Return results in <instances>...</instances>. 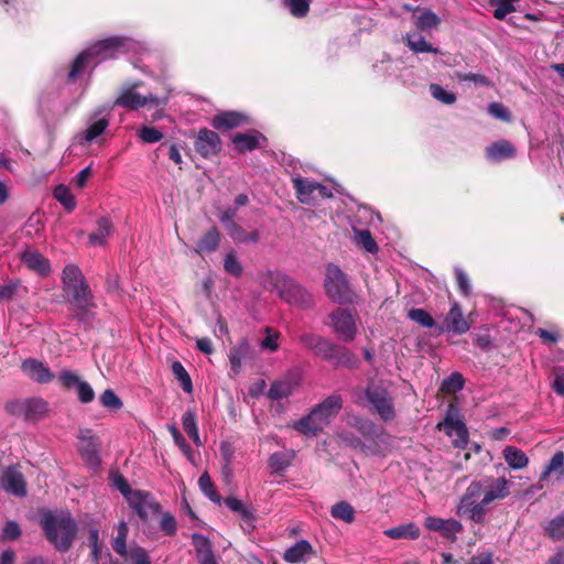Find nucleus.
Masks as SVG:
<instances>
[{
  "label": "nucleus",
  "instance_id": "a18cd8bd",
  "mask_svg": "<svg viewBox=\"0 0 564 564\" xmlns=\"http://www.w3.org/2000/svg\"><path fill=\"white\" fill-rule=\"evenodd\" d=\"M225 503L230 510L239 513L243 520H253L252 511L247 506H245V503L241 500L235 497H229L225 500Z\"/></svg>",
  "mask_w": 564,
  "mask_h": 564
},
{
  "label": "nucleus",
  "instance_id": "3c124183",
  "mask_svg": "<svg viewBox=\"0 0 564 564\" xmlns=\"http://www.w3.org/2000/svg\"><path fill=\"white\" fill-rule=\"evenodd\" d=\"M224 269L228 274L235 278H239L242 274V265L234 251H230L226 254L224 260Z\"/></svg>",
  "mask_w": 564,
  "mask_h": 564
},
{
  "label": "nucleus",
  "instance_id": "6ab92c4d",
  "mask_svg": "<svg viewBox=\"0 0 564 564\" xmlns=\"http://www.w3.org/2000/svg\"><path fill=\"white\" fill-rule=\"evenodd\" d=\"M248 123L247 117L237 111H224L216 115L212 126L217 130H231Z\"/></svg>",
  "mask_w": 564,
  "mask_h": 564
},
{
  "label": "nucleus",
  "instance_id": "f257e3e1",
  "mask_svg": "<svg viewBox=\"0 0 564 564\" xmlns=\"http://www.w3.org/2000/svg\"><path fill=\"white\" fill-rule=\"evenodd\" d=\"M510 482L503 477H482L473 480L460 498L458 514L476 523H484L495 500L505 499L510 495Z\"/></svg>",
  "mask_w": 564,
  "mask_h": 564
},
{
  "label": "nucleus",
  "instance_id": "e433bc0d",
  "mask_svg": "<svg viewBox=\"0 0 564 564\" xmlns=\"http://www.w3.org/2000/svg\"><path fill=\"white\" fill-rule=\"evenodd\" d=\"M109 126V120L106 117L97 118V115L94 116L91 122H89L84 139L87 142H91L99 135H101L107 127Z\"/></svg>",
  "mask_w": 564,
  "mask_h": 564
},
{
  "label": "nucleus",
  "instance_id": "c03bdc74",
  "mask_svg": "<svg viewBox=\"0 0 564 564\" xmlns=\"http://www.w3.org/2000/svg\"><path fill=\"white\" fill-rule=\"evenodd\" d=\"M200 490L214 502H220V495L216 490L210 476L207 473L200 475L198 479Z\"/></svg>",
  "mask_w": 564,
  "mask_h": 564
},
{
  "label": "nucleus",
  "instance_id": "49530a36",
  "mask_svg": "<svg viewBox=\"0 0 564 564\" xmlns=\"http://www.w3.org/2000/svg\"><path fill=\"white\" fill-rule=\"evenodd\" d=\"M355 240L368 252H377L378 246L369 230H355Z\"/></svg>",
  "mask_w": 564,
  "mask_h": 564
},
{
  "label": "nucleus",
  "instance_id": "de8ad7c7",
  "mask_svg": "<svg viewBox=\"0 0 564 564\" xmlns=\"http://www.w3.org/2000/svg\"><path fill=\"white\" fill-rule=\"evenodd\" d=\"M408 317L423 327L431 328L435 325L434 318L423 308L410 310Z\"/></svg>",
  "mask_w": 564,
  "mask_h": 564
},
{
  "label": "nucleus",
  "instance_id": "603ef678",
  "mask_svg": "<svg viewBox=\"0 0 564 564\" xmlns=\"http://www.w3.org/2000/svg\"><path fill=\"white\" fill-rule=\"evenodd\" d=\"M284 6L296 18H303L310 9V0H284Z\"/></svg>",
  "mask_w": 564,
  "mask_h": 564
},
{
  "label": "nucleus",
  "instance_id": "2f4dec72",
  "mask_svg": "<svg viewBox=\"0 0 564 564\" xmlns=\"http://www.w3.org/2000/svg\"><path fill=\"white\" fill-rule=\"evenodd\" d=\"M544 534L553 540H564V513L558 514L543 525Z\"/></svg>",
  "mask_w": 564,
  "mask_h": 564
},
{
  "label": "nucleus",
  "instance_id": "4c0bfd02",
  "mask_svg": "<svg viewBox=\"0 0 564 564\" xmlns=\"http://www.w3.org/2000/svg\"><path fill=\"white\" fill-rule=\"evenodd\" d=\"M54 198L61 203L67 212H72L76 207V200L69 188L65 185H57L53 192Z\"/></svg>",
  "mask_w": 564,
  "mask_h": 564
},
{
  "label": "nucleus",
  "instance_id": "5fc2aeb1",
  "mask_svg": "<svg viewBox=\"0 0 564 564\" xmlns=\"http://www.w3.org/2000/svg\"><path fill=\"white\" fill-rule=\"evenodd\" d=\"M265 334L267 336L261 341V348L269 351H276L279 349L278 340L280 338V333L270 327H265Z\"/></svg>",
  "mask_w": 564,
  "mask_h": 564
},
{
  "label": "nucleus",
  "instance_id": "aec40b11",
  "mask_svg": "<svg viewBox=\"0 0 564 564\" xmlns=\"http://www.w3.org/2000/svg\"><path fill=\"white\" fill-rule=\"evenodd\" d=\"M445 328L455 334H465L470 329V323L464 317L460 306L454 303L445 317Z\"/></svg>",
  "mask_w": 564,
  "mask_h": 564
},
{
  "label": "nucleus",
  "instance_id": "9d476101",
  "mask_svg": "<svg viewBox=\"0 0 564 564\" xmlns=\"http://www.w3.org/2000/svg\"><path fill=\"white\" fill-rule=\"evenodd\" d=\"M137 87L138 84L122 88V91L116 99L115 105L131 110H137L148 104L155 106L159 105L160 100L158 97L152 94L141 95L137 91Z\"/></svg>",
  "mask_w": 564,
  "mask_h": 564
},
{
  "label": "nucleus",
  "instance_id": "ea45409f",
  "mask_svg": "<svg viewBox=\"0 0 564 564\" xmlns=\"http://www.w3.org/2000/svg\"><path fill=\"white\" fill-rule=\"evenodd\" d=\"M172 372L180 382L184 392L191 393L193 391L192 379L180 361H174L172 364Z\"/></svg>",
  "mask_w": 564,
  "mask_h": 564
},
{
  "label": "nucleus",
  "instance_id": "680f3d73",
  "mask_svg": "<svg viewBox=\"0 0 564 564\" xmlns=\"http://www.w3.org/2000/svg\"><path fill=\"white\" fill-rule=\"evenodd\" d=\"M58 380L64 388L70 389L82 381L77 373L70 370H62L58 376Z\"/></svg>",
  "mask_w": 564,
  "mask_h": 564
},
{
  "label": "nucleus",
  "instance_id": "412c9836",
  "mask_svg": "<svg viewBox=\"0 0 564 564\" xmlns=\"http://www.w3.org/2000/svg\"><path fill=\"white\" fill-rule=\"evenodd\" d=\"M294 188L296 191V196L299 200L303 204H312L317 198L316 189L318 188V183L308 181L303 177H293L292 178Z\"/></svg>",
  "mask_w": 564,
  "mask_h": 564
},
{
  "label": "nucleus",
  "instance_id": "9b49d317",
  "mask_svg": "<svg viewBox=\"0 0 564 564\" xmlns=\"http://www.w3.org/2000/svg\"><path fill=\"white\" fill-rule=\"evenodd\" d=\"M127 501L130 508L144 521L160 512V505L147 491L134 490Z\"/></svg>",
  "mask_w": 564,
  "mask_h": 564
},
{
  "label": "nucleus",
  "instance_id": "8fccbe9b",
  "mask_svg": "<svg viewBox=\"0 0 564 564\" xmlns=\"http://www.w3.org/2000/svg\"><path fill=\"white\" fill-rule=\"evenodd\" d=\"M248 351H249V344L247 341H242L241 344H239L238 347L231 349L230 355H229V360H230L231 368L235 371H238L240 369L242 359L246 357Z\"/></svg>",
  "mask_w": 564,
  "mask_h": 564
},
{
  "label": "nucleus",
  "instance_id": "72a5a7b5",
  "mask_svg": "<svg viewBox=\"0 0 564 564\" xmlns=\"http://www.w3.org/2000/svg\"><path fill=\"white\" fill-rule=\"evenodd\" d=\"M404 42L406 43L409 48L414 53H440L438 48L433 47L430 43L425 41L424 37L417 36L415 34H406L404 36Z\"/></svg>",
  "mask_w": 564,
  "mask_h": 564
},
{
  "label": "nucleus",
  "instance_id": "7ed1b4c3",
  "mask_svg": "<svg viewBox=\"0 0 564 564\" xmlns=\"http://www.w3.org/2000/svg\"><path fill=\"white\" fill-rule=\"evenodd\" d=\"M46 539L58 551H67L76 536L77 524L68 512L47 511L40 520Z\"/></svg>",
  "mask_w": 564,
  "mask_h": 564
},
{
  "label": "nucleus",
  "instance_id": "f8f14e48",
  "mask_svg": "<svg viewBox=\"0 0 564 564\" xmlns=\"http://www.w3.org/2000/svg\"><path fill=\"white\" fill-rule=\"evenodd\" d=\"M318 357L330 361L335 365H351L352 355L351 352L340 346L330 343L328 339L322 337L319 344L313 351Z\"/></svg>",
  "mask_w": 564,
  "mask_h": 564
},
{
  "label": "nucleus",
  "instance_id": "f03ea898",
  "mask_svg": "<svg viewBox=\"0 0 564 564\" xmlns=\"http://www.w3.org/2000/svg\"><path fill=\"white\" fill-rule=\"evenodd\" d=\"M259 281L265 290L275 291L290 305L308 308L314 303L310 292L280 271H267L259 276Z\"/></svg>",
  "mask_w": 564,
  "mask_h": 564
},
{
  "label": "nucleus",
  "instance_id": "bb28decb",
  "mask_svg": "<svg viewBox=\"0 0 564 564\" xmlns=\"http://www.w3.org/2000/svg\"><path fill=\"white\" fill-rule=\"evenodd\" d=\"M112 232V223L107 217H101L97 220V228L94 232L89 235V243L95 247L105 246L107 242V238Z\"/></svg>",
  "mask_w": 564,
  "mask_h": 564
},
{
  "label": "nucleus",
  "instance_id": "c85d7f7f",
  "mask_svg": "<svg viewBox=\"0 0 564 564\" xmlns=\"http://www.w3.org/2000/svg\"><path fill=\"white\" fill-rule=\"evenodd\" d=\"M502 454L506 463L512 469H522L529 464L528 456L522 449L518 447L507 446Z\"/></svg>",
  "mask_w": 564,
  "mask_h": 564
},
{
  "label": "nucleus",
  "instance_id": "c9c22d12",
  "mask_svg": "<svg viewBox=\"0 0 564 564\" xmlns=\"http://www.w3.org/2000/svg\"><path fill=\"white\" fill-rule=\"evenodd\" d=\"M355 509L346 501L335 503L330 509V514L336 520H341L345 523H351L355 520Z\"/></svg>",
  "mask_w": 564,
  "mask_h": 564
},
{
  "label": "nucleus",
  "instance_id": "a878e982",
  "mask_svg": "<svg viewBox=\"0 0 564 564\" xmlns=\"http://www.w3.org/2000/svg\"><path fill=\"white\" fill-rule=\"evenodd\" d=\"M445 429L448 435H455L454 444L456 447L464 448L468 443V432L465 424L459 420L451 416L445 419Z\"/></svg>",
  "mask_w": 564,
  "mask_h": 564
},
{
  "label": "nucleus",
  "instance_id": "774afa93",
  "mask_svg": "<svg viewBox=\"0 0 564 564\" xmlns=\"http://www.w3.org/2000/svg\"><path fill=\"white\" fill-rule=\"evenodd\" d=\"M113 485L117 487V489L124 496V498L128 500V497L133 494L134 490H132L127 482V480L121 475H115L112 478Z\"/></svg>",
  "mask_w": 564,
  "mask_h": 564
},
{
  "label": "nucleus",
  "instance_id": "423d86ee",
  "mask_svg": "<svg viewBox=\"0 0 564 564\" xmlns=\"http://www.w3.org/2000/svg\"><path fill=\"white\" fill-rule=\"evenodd\" d=\"M123 47L124 41L120 37H110L95 43L88 50L80 53L74 61L68 75L69 78L76 79L91 58H97L98 62L112 58L116 56V53L120 52Z\"/></svg>",
  "mask_w": 564,
  "mask_h": 564
},
{
  "label": "nucleus",
  "instance_id": "0eeeda50",
  "mask_svg": "<svg viewBox=\"0 0 564 564\" xmlns=\"http://www.w3.org/2000/svg\"><path fill=\"white\" fill-rule=\"evenodd\" d=\"M324 288L334 303L349 304L354 301L346 274L335 264H328L326 268Z\"/></svg>",
  "mask_w": 564,
  "mask_h": 564
},
{
  "label": "nucleus",
  "instance_id": "b1692460",
  "mask_svg": "<svg viewBox=\"0 0 564 564\" xmlns=\"http://www.w3.org/2000/svg\"><path fill=\"white\" fill-rule=\"evenodd\" d=\"M21 260L31 270L35 271L40 275H47L51 271V265L47 259L41 253L26 250L22 253Z\"/></svg>",
  "mask_w": 564,
  "mask_h": 564
},
{
  "label": "nucleus",
  "instance_id": "7c9ffc66",
  "mask_svg": "<svg viewBox=\"0 0 564 564\" xmlns=\"http://www.w3.org/2000/svg\"><path fill=\"white\" fill-rule=\"evenodd\" d=\"M220 234L217 228L213 227L204 234L197 242V252H214L219 247Z\"/></svg>",
  "mask_w": 564,
  "mask_h": 564
},
{
  "label": "nucleus",
  "instance_id": "f3484780",
  "mask_svg": "<svg viewBox=\"0 0 564 564\" xmlns=\"http://www.w3.org/2000/svg\"><path fill=\"white\" fill-rule=\"evenodd\" d=\"M2 488L18 497L26 495V482L22 473L17 467H9L1 478Z\"/></svg>",
  "mask_w": 564,
  "mask_h": 564
},
{
  "label": "nucleus",
  "instance_id": "37998d69",
  "mask_svg": "<svg viewBox=\"0 0 564 564\" xmlns=\"http://www.w3.org/2000/svg\"><path fill=\"white\" fill-rule=\"evenodd\" d=\"M464 378L459 372H453L443 380L441 390L447 394L456 393L464 388Z\"/></svg>",
  "mask_w": 564,
  "mask_h": 564
},
{
  "label": "nucleus",
  "instance_id": "864d4df0",
  "mask_svg": "<svg viewBox=\"0 0 564 564\" xmlns=\"http://www.w3.org/2000/svg\"><path fill=\"white\" fill-rule=\"evenodd\" d=\"M430 93L435 99L443 104L452 105L456 101V95L454 93L445 90L437 84H431Z\"/></svg>",
  "mask_w": 564,
  "mask_h": 564
},
{
  "label": "nucleus",
  "instance_id": "338daca9",
  "mask_svg": "<svg viewBox=\"0 0 564 564\" xmlns=\"http://www.w3.org/2000/svg\"><path fill=\"white\" fill-rule=\"evenodd\" d=\"M160 528L166 534L173 535L176 532V521H175V518L172 514H170V513L163 514V517L161 519V522H160Z\"/></svg>",
  "mask_w": 564,
  "mask_h": 564
},
{
  "label": "nucleus",
  "instance_id": "79ce46f5",
  "mask_svg": "<svg viewBox=\"0 0 564 564\" xmlns=\"http://www.w3.org/2000/svg\"><path fill=\"white\" fill-rule=\"evenodd\" d=\"M558 471L560 475H564V453L563 452H556L547 466L545 467L544 471L541 474L540 480H545L550 474Z\"/></svg>",
  "mask_w": 564,
  "mask_h": 564
},
{
  "label": "nucleus",
  "instance_id": "69168bd1",
  "mask_svg": "<svg viewBox=\"0 0 564 564\" xmlns=\"http://www.w3.org/2000/svg\"><path fill=\"white\" fill-rule=\"evenodd\" d=\"M321 338L322 336L313 333H304L299 337V340L305 348L314 351L317 345L319 344Z\"/></svg>",
  "mask_w": 564,
  "mask_h": 564
},
{
  "label": "nucleus",
  "instance_id": "f704fd0d",
  "mask_svg": "<svg viewBox=\"0 0 564 564\" xmlns=\"http://www.w3.org/2000/svg\"><path fill=\"white\" fill-rule=\"evenodd\" d=\"M183 429L196 446H202L203 443L199 437L196 416L193 411H186L182 416Z\"/></svg>",
  "mask_w": 564,
  "mask_h": 564
},
{
  "label": "nucleus",
  "instance_id": "cd10ccee",
  "mask_svg": "<svg viewBox=\"0 0 564 564\" xmlns=\"http://www.w3.org/2000/svg\"><path fill=\"white\" fill-rule=\"evenodd\" d=\"M383 534L392 540L408 539L416 540L420 536L419 527L409 522L383 531Z\"/></svg>",
  "mask_w": 564,
  "mask_h": 564
},
{
  "label": "nucleus",
  "instance_id": "1a4fd4ad",
  "mask_svg": "<svg viewBox=\"0 0 564 564\" xmlns=\"http://www.w3.org/2000/svg\"><path fill=\"white\" fill-rule=\"evenodd\" d=\"M328 325L344 341H352L357 334V315L349 308L337 307L328 315Z\"/></svg>",
  "mask_w": 564,
  "mask_h": 564
},
{
  "label": "nucleus",
  "instance_id": "393cba45",
  "mask_svg": "<svg viewBox=\"0 0 564 564\" xmlns=\"http://www.w3.org/2000/svg\"><path fill=\"white\" fill-rule=\"evenodd\" d=\"M311 554H313V547L310 542L301 540L285 551L283 558L288 563L295 564L306 562Z\"/></svg>",
  "mask_w": 564,
  "mask_h": 564
},
{
  "label": "nucleus",
  "instance_id": "58836bf2",
  "mask_svg": "<svg viewBox=\"0 0 564 564\" xmlns=\"http://www.w3.org/2000/svg\"><path fill=\"white\" fill-rule=\"evenodd\" d=\"M293 459V454L290 452H276L269 458V466L273 471H283L286 469Z\"/></svg>",
  "mask_w": 564,
  "mask_h": 564
},
{
  "label": "nucleus",
  "instance_id": "4be33fe9",
  "mask_svg": "<svg viewBox=\"0 0 564 564\" xmlns=\"http://www.w3.org/2000/svg\"><path fill=\"white\" fill-rule=\"evenodd\" d=\"M261 140H265V138L258 131H252L250 133H236L232 137L235 150L239 153H245L260 148Z\"/></svg>",
  "mask_w": 564,
  "mask_h": 564
},
{
  "label": "nucleus",
  "instance_id": "6e6552de",
  "mask_svg": "<svg viewBox=\"0 0 564 564\" xmlns=\"http://www.w3.org/2000/svg\"><path fill=\"white\" fill-rule=\"evenodd\" d=\"M360 401L364 405H369L383 421H390L395 415L392 399L381 386L369 384Z\"/></svg>",
  "mask_w": 564,
  "mask_h": 564
},
{
  "label": "nucleus",
  "instance_id": "a211bd4d",
  "mask_svg": "<svg viewBox=\"0 0 564 564\" xmlns=\"http://www.w3.org/2000/svg\"><path fill=\"white\" fill-rule=\"evenodd\" d=\"M299 384V376L294 372H290L283 378L272 382L268 397L271 400H281L292 394L293 390Z\"/></svg>",
  "mask_w": 564,
  "mask_h": 564
},
{
  "label": "nucleus",
  "instance_id": "c756f323",
  "mask_svg": "<svg viewBox=\"0 0 564 564\" xmlns=\"http://www.w3.org/2000/svg\"><path fill=\"white\" fill-rule=\"evenodd\" d=\"M230 238L238 243H256L259 241V231H247L238 224H230L226 229Z\"/></svg>",
  "mask_w": 564,
  "mask_h": 564
},
{
  "label": "nucleus",
  "instance_id": "473e14b6",
  "mask_svg": "<svg viewBox=\"0 0 564 564\" xmlns=\"http://www.w3.org/2000/svg\"><path fill=\"white\" fill-rule=\"evenodd\" d=\"M413 18L415 19V28L420 31H430L436 29L440 24L438 17L430 10H422L413 14Z\"/></svg>",
  "mask_w": 564,
  "mask_h": 564
},
{
  "label": "nucleus",
  "instance_id": "bf43d9fd",
  "mask_svg": "<svg viewBox=\"0 0 564 564\" xmlns=\"http://www.w3.org/2000/svg\"><path fill=\"white\" fill-rule=\"evenodd\" d=\"M139 137L147 143H154L163 138V133L155 128L144 126L140 129Z\"/></svg>",
  "mask_w": 564,
  "mask_h": 564
},
{
  "label": "nucleus",
  "instance_id": "20e7f679",
  "mask_svg": "<svg viewBox=\"0 0 564 564\" xmlns=\"http://www.w3.org/2000/svg\"><path fill=\"white\" fill-rule=\"evenodd\" d=\"M343 406L341 397L333 394L314 408L308 415L293 423V429L301 434L315 436L324 430Z\"/></svg>",
  "mask_w": 564,
  "mask_h": 564
},
{
  "label": "nucleus",
  "instance_id": "4468645a",
  "mask_svg": "<svg viewBox=\"0 0 564 564\" xmlns=\"http://www.w3.org/2000/svg\"><path fill=\"white\" fill-rule=\"evenodd\" d=\"M194 145L196 152L205 159L217 155L221 150L219 135L206 128L198 131Z\"/></svg>",
  "mask_w": 564,
  "mask_h": 564
},
{
  "label": "nucleus",
  "instance_id": "13d9d810",
  "mask_svg": "<svg viewBox=\"0 0 564 564\" xmlns=\"http://www.w3.org/2000/svg\"><path fill=\"white\" fill-rule=\"evenodd\" d=\"M77 397L82 403H90L95 399V392L90 384L86 381H80L76 386Z\"/></svg>",
  "mask_w": 564,
  "mask_h": 564
},
{
  "label": "nucleus",
  "instance_id": "dca6fc26",
  "mask_svg": "<svg viewBox=\"0 0 564 564\" xmlns=\"http://www.w3.org/2000/svg\"><path fill=\"white\" fill-rule=\"evenodd\" d=\"M21 369L31 380L37 383H48L54 379V375L50 368L34 358L24 359Z\"/></svg>",
  "mask_w": 564,
  "mask_h": 564
},
{
  "label": "nucleus",
  "instance_id": "09e8293b",
  "mask_svg": "<svg viewBox=\"0 0 564 564\" xmlns=\"http://www.w3.org/2000/svg\"><path fill=\"white\" fill-rule=\"evenodd\" d=\"M22 534V530L18 522L13 520L6 521L2 531L0 533V541H15Z\"/></svg>",
  "mask_w": 564,
  "mask_h": 564
},
{
  "label": "nucleus",
  "instance_id": "052dcab7",
  "mask_svg": "<svg viewBox=\"0 0 564 564\" xmlns=\"http://www.w3.org/2000/svg\"><path fill=\"white\" fill-rule=\"evenodd\" d=\"M489 113L500 120L503 121H510L511 120V113L507 107H505L500 102H491L488 106Z\"/></svg>",
  "mask_w": 564,
  "mask_h": 564
},
{
  "label": "nucleus",
  "instance_id": "e2e57ef3",
  "mask_svg": "<svg viewBox=\"0 0 564 564\" xmlns=\"http://www.w3.org/2000/svg\"><path fill=\"white\" fill-rule=\"evenodd\" d=\"M19 288V283L17 281L10 280L8 283L0 285V302L11 301Z\"/></svg>",
  "mask_w": 564,
  "mask_h": 564
},
{
  "label": "nucleus",
  "instance_id": "a19ab883",
  "mask_svg": "<svg viewBox=\"0 0 564 564\" xmlns=\"http://www.w3.org/2000/svg\"><path fill=\"white\" fill-rule=\"evenodd\" d=\"M128 531H129L128 524L124 521H121L118 524L117 536L115 538V541L112 544L115 552H117L121 556H126L127 552H129L127 550V545H126Z\"/></svg>",
  "mask_w": 564,
  "mask_h": 564
},
{
  "label": "nucleus",
  "instance_id": "6e6d98bb",
  "mask_svg": "<svg viewBox=\"0 0 564 564\" xmlns=\"http://www.w3.org/2000/svg\"><path fill=\"white\" fill-rule=\"evenodd\" d=\"M100 402L105 408L110 410H119L122 408V401L111 389L104 391V393L100 395Z\"/></svg>",
  "mask_w": 564,
  "mask_h": 564
},
{
  "label": "nucleus",
  "instance_id": "ddd939ff",
  "mask_svg": "<svg viewBox=\"0 0 564 564\" xmlns=\"http://www.w3.org/2000/svg\"><path fill=\"white\" fill-rule=\"evenodd\" d=\"M78 440V451L80 453L82 458L90 466H99V442L97 437L93 434V431L88 429L80 430Z\"/></svg>",
  "mask_w": 564,
  "mask_h": 564
},
{
  "label": "nucleus",
  "instance_id": "4d7b16f0",
  "mask_svg": "<svg viewBox=\"0 0 564 564\" xmlns=\"http://www.w3.org/2000/svg\"><path fill=\"white\" fill-rule=\"evenodd\" d=\"M124 557L131 560L132 564H151L147 551L140 546L130 547Z\"/></svg>",
  "mask_w": 564,
  "mask_h": 564
},
{
  "label": "nucleus",
  "instance_id": "2eb2a0df",
  "mask_svg": "<svg viewBox=\"0 0 564 564\" xmlns=\"http://www.w3.org/2000/svg\"><path fill=\"white\" fill-rule=\"evenodd\" d=\"M424 527L434 532H440L441 535L452 542L456 541V534L463 531V525L455 519H442L433 516L425 518Z\"/></svg>",
  "mask_w": 564,
  "mask_h": 564
},
{
  "label": "nucleus",
  "instance_id": "5701e85b",
  "mask_svg": "<svg viewBox=\"0 0 564 564\" xmlns=\"http://www.w3.org/2000/svg\"><path fill=\"white\" fill-rule=\"evenodd\" d=\"M516 155L514 145L508 140L494 142L486 149V156L491 161H502Z\"/></svg>",
  "mask_w": 564,
  "mask_h": 564
},
{
  "label": "nucleus",
  "instance_id": "0e129e2a",
  "mask_svg": "<svg viewBox=\"0 0 564 564\" xmlns=\"http://www.w3.org/2000/svg\"><path fill=\"white\" fill-rule=\"evenodd\" d=\"M456 281L463 295L467 296L470 293V283L467 274L459 268L455 269Z\"/></svg>",
  "mask_w": 564,
  "mask_h": 564
},
{
  "label": "nucleus",
  "instance_id": "39448f33",
  "mask_svg": "<svg viewBox=\"0 0 564 564\" xmlns=\"http://www.w3.org/2000/svg\"><path fill=\"white\" fill-rule=\"evenodd\" d=\"M65 297L80 310L93 305V293L82 270L76 264L65 265L62 273Z\"/></svg>",
  "mask_w": 564,
  "mask_h": 564
}]
</instances>
